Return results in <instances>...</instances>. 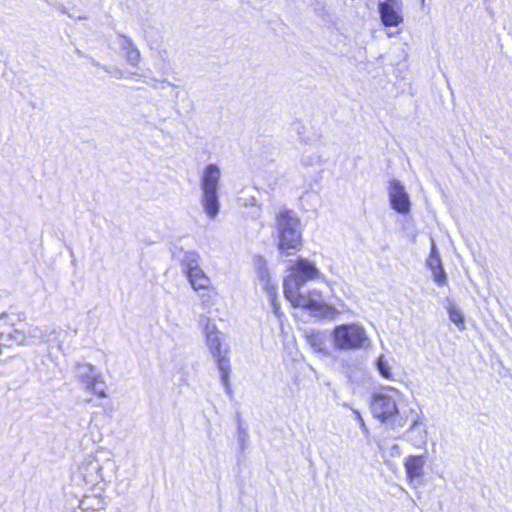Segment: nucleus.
I'll use <instances>...</instances> for the list:
<instances>
[{"mask_svg": "<svg viewBox=\"0 0 512 512\" xmlns=\"http://www.w3.org/2000/svg\"><path fill=\"white\" fill-rule=\"evenodd\" d=\"M275 235L279 251L287 256L299 250L302 245V225L297 214L282 209L276 215Z\"/></svg>", "mask_w": 512, "mask_h": 512, "instance_id": "1", "label": "nucleus"}, {"mask_svg": "<svg viewBox=\"0 0 512 512\" xmlns=\"http://www.w3.org/2000/svg\"><path fill=\"white\" fill-rule=\"evenodd\" d=\"M204 334L206 344L217 363V367L221 373V382L228 395L232 394V389L229 381L231 372L229 347L222 345L221 332L217 329L216 325L209 318H205Z\"/></svg>", "mask_w": 512, "mask_h": 512, "instance_id": "2", "label": "nucleus"}, {"mask_svg": "<svg viewBox=\"0 0 512 512\" xmlns=\"http://www.w3.org/2000/svg\"><path fill=\"white\" fill-rule=\"evenodd\" d=\"M221 178V171L218 165L209 164L203 170L200 178V188L202 191L201 203L205 213L214 219L220 208L218 189Z\"/></svg>", "mask_w": 512, "mask_h": 512, "instance_id": "3", "label": "nucleus"}, {"mask_svg": "<svg viewBox=\"0 0 512 512\" xmlns=\"http://www.w3.org/2000/svg\"><path fill=\"white\" fill-rule=\"evenodd\" d=\"M399 392L393 388H386L372 397L371 412L381 423L391 426H401V419L397 408Z\"/></svg>", "mask_w": 512, "mask_h": 512, "instance_id": "4", "label": "nucleus"}, {"mask_svg": "<svg viewBox=\"0 0 512 512\" xmlns=\"http://www.w3.org/2000/svg\"><path fill=\"white\" fill-rule=\"evenodd\" d=\"M334 347L338 350H358L369 344L365 328L359 324H342L333 330Z\"/></svg>", "mask_w": 512, "mask_h": 512, "instance_id": "5", "label": "nucleus"}, {"mask_svg": "<svg viewBox=\"0 0 512 512\" xmlns=\"http://www.w3.org/2000/svg\"><path fill=\"white\" fill-rule=\"evenodd\" d=\"M291 273L284 279V295L290 296L297 292L306 284L307 281L317 279L321 276L316 266L304 258H299L290 269Z\"/></svg>", "mask_w": 512, "mask_h": 512, "instance_id": "6", "label": "nucleus"}, {"mask_svg": "<svg viewBox=\"0 0 512 512\" xmlns=\"http://www.w3.org/2000/svg\"><path fill=\"white\" fill-rule=\"evenodd\" d=\"M294 307H301L310 310L312 314L319 318L333 319L338 313L337 310L326 304L322 295L317 290H312L308 294L297 292L292 297L285 296Z\"/></svg>", "mask_w": 512, "mask_h": 512, "instance_id": "7", "label": "nucleus"}, {"mask_svg": "<svg viewBox=\"0 0 512 512\" xmlns=\"http://www.w3.org/2000/svg\"><path fill=\"white\" fill-rule=\"evenodd\" d=\"M18 321H24V313H7L0 315V346H9L12 344L29 345L28 337L24 330L15 327L14 318Z\"/></svg>", "mask_w": 512, "mask_h": 512, "instance_id": "8", "label": "nucleus"}, {"mask_svg": "<svg viewBox=\"0 0 512 512\" xmlns=\"http://www.w3.org/2000/svg\"><path fill=\"white\" fill-rule=\"evenodd\" d=\"M427 462V455H410L405 458L404 467L407 481L414 488L424 484V466Z\"/></svg>", "mask_w": 512, "mask_h": 512, "instance_id": "9", "label": "nucleus"}, {"mask_svg": "<svg viewBox=\"0 0 512 512\" xmlns=\"http://www.w3.org/2000/svg\"><path fill=\"white\" fill-rule=\"evenodd\" d=\"M390 204L399 214L406 215L410 212V198L405 187L399 180H392L388 189Z\"/></svg>", "mask_w": 512, "mask_h": 512, "instance_id": "10", "label": "nucleus"}, {"mask_svg": "<svg viewBox=\"0 0 512 512\" xmlns=\"http://www.w3.org/2000/svg\"><path fill=\"white\" fill-rule=\"evenodd\" d=\"M79 471L82 474L86 483L96 484L103 480V468L95 458H89L79 466Z\"/></svg>", "mask_w": 512, "mask_h": 512, "instance_id": "11", "label": "nucleus"}, {"mask_svg": "<svg viewBox=\"0 0 512 512\" xmlns=\"http://www.w3.org/2000/svg\"><path fill=\"white\" fill-rule=\"evenodd\" d=\"M401 7L402 6H390L386 3L378 4L381 22L384 26H398L403 22Z\"/></svg>", "mask_w": 512, "mask_h": 512, "instance_id": "12", "label": "nucleus"}, {"mask_svg": "<svg viewBox=\"0 0 512 512\" xmlns=\"http://www.w3.org/2000/svg\"><path fill=\"white\" fill-rule=\"evenodd\" d=\"M118 44L124 51V56L128 64L138 66L141 55L134 41L124 34H118Z\"/></svg>", "mask_w": 512, "mask_h": 512, "instance_id": "13", "label": "nucleus"}, {"mask_svg": "<svg viewBox=\"0 0 512 512\" xmlns=\"http://www.w3.org/2000/svg\"><path fill=\"white\" fill-rule=\"evenodd\" d=\"M26 332L28 337L29 344L32 343L35 339H41L45 343L48 344H56L59 350L63 351V344L58 339V335L55 331L47 332L41 330L39 327H30Z\"/></svg>", "mask_w": 512, "mask_h": 512, "instance_id": "14", "label": "nucleus"}, {"mask_svg": "<svg viewBox=\"0 0 512 512\" xmlns=\"http://www.w3.org/2000/svg\"><path fill=\"white\" fill-rule=\"evenodd\" d=\"M427 265L432 271L434 281L440 286L446 285L447 276L443 269L441 257H429L427 260Z\"/></svg>", "mask_w": 512, "mask_h": 512, "instance_id": "15", "label": "nucleus"}, {"mask_svg": "<svg viewBox=\"0 0 512 512\" xmlns=\"http://www.w3.org/2000/svg\"><path fill=\"white\" fill-rule=\"evenodd\" d=\"M186 276L195 291L207 289L210 285V279L201 267L189 272Z\"/></svg>", "mask_w": 512, "mask_h": 512, "instance_id": "16", "label": "nucleus"}, {"mask_svg": "<svg viewBox=\"0 0 512 512\" xmlns=\"http://www.w3.org/2000/svg\"><path fill=\"white\" fill-rule=\"evenodd\" d=\"M181 265L186 274L200 268V255L196 251H181Z\"/></svg>", "mask_w": 512, "mask_h": 512, "instance_id": "17", "label": "nucleus"}, {"mask_svg": "<svg viewBox=\"0 0 512 512\" xmlns=\"http://www.w3.org/2000/svg\"><path fill=\"white\" fill-rule=\"evenodd\" d=\"M76 375L86 385V388H90V384H93V381L97 378L94 367L87 363L76 366Z\"/></svg>", "mask_w": 512, "mask_h": 512, "instance_id": "18", "label": "nucleus"}, {"mask_svg": "<svg viewBox=\"0 0 512 512\" xmlns=\"http://www.w3.org/2000/svg\"><path fill=\"white\" fill-rule=\"evenodd\" d=\"M448 314L450 321L453 322L460 330L465 329L464 317L461 310L456 305H449Z\"/></svg>", "mask_w": 512, "mask_h": 512, "instance_id": "19", "label": "nucleus"}, {"mask_svg": "<svg viewBox=\"0 0 512 512\" xmlns=\"http://www.w3.org/2000/svg\"><path fill=\"white\" fill-rule=\"evenodd\" d=\"M306 340L308 344L313 348L316 352H321L324 349V338L323 335L319 332H311L306 335Z\"/></svg>", "mask_w": 512, "mask_h": 512, "instance_id": "20", "label": "nucleus"}, {"mask_svg": "<svg viewBox=\"0 0 512 512\" xmlns=\"http://www.w3.org/2000/svg\"><path fill=\"white\" fill-rule=\"evenodd\" d=\"M257 266H258V276H259L260 280L265 283L266 288L267 287H275L274 285H270L269 270L267 268L266 261L263 259V257L258 258Z\"/></svg>", "mask_w": 512, "mask_h": 512, "instance_id": "21", "label": "nucleus"}, {"mask_svg": "<svg viewBox=\"0 0 512 512\" xmlns=\"http://www.w3.org/2000/svg\"><path fill=\"white\" fill-rule=\"evenodd\" d=\"M377 370L380 375L385 379H392V373L388 362L383 355L379 356L376 362Z\"/></svg>", "mask_w": 512, "mask_h": 512, "instance_id": "22", "label": "nucleus"}, {"mask_svg": "<svg viewBox=\"0 0 512 512\" xmlns=\"http://www.w3.org/2000/svg\"><path fill=\"white\" fill-rule=\"evenodd\" d=\"M237 423H238V440L240 445L244 447L246 439L248 438L247 426L241 419L240 413H237Z\"/></svg>", "mask_w": 512, "mask_h": 512, "instance_id": "23", "label": "nucleus"}, {"mask_svg": "<svg viewBox=\"0 0 512 512\" xmlns=\"http://www.w3.org/2000/svg\"><path fill=\"white\" fill-rule=\"evenodd\" d=\"M276 287H267V294L268 296L270 297L271 299V304H272V308H273V313L278 317L280 318L282 313L280 311V305L279 303L277 302V298H276Z\"/></svg>", "mask_w": 512, "mask_h": 512, "instance_id": "24", "label": "nucleus"}, {"mask_svg": "<svg viewBox=\"0 0 512 512\" xmlns=\"http://www.w3.org/2000/svg\"><path fill=\"white\" fill-rule=\"evenodd\" d=\"M105 383L101 380H99V377H97L94 381H93V384H90V388L96 395H98L99 397H106V393H105Z\"/></svg>", "mask_w": 512, "mask_h": 512, "instance_id": "25", "label": "nucleus"}, {"mask_svg": "<svg viewBox=\"0 0 512 512\" xmlns=\"http://www.w3.org/2000/svg\"><path fill=\"white\" fill-rule=\"evenodd\" d=\"M102 69L116 79L123 78V71L117 67L103 65Z\"/></svg>", "mask_w": 512, "mask_h": 512, "instance_id": "26", "label": "nucleus"}, {"mask_svg": "<svg viewBox=\"0 0 512 512\" xmlns=\"http://www.w3.org/2000/svg\"><path fill=\"white\" fill-rule=\"evenodd\" d=\"M421 432H422L421 427H420V426H418V425H416V424H414V425L412 426V428L408 431L407 436H408V438H412V436H413L415 433L420 434Z\"/></svg>", "mask_w": 512, "mask_h": 512, "instance_id": "27", "label": "nucleus"}, {"mask_svg": "<svg viewBox=\"0 0 512 512\" xmlns=\"http://www.w3.org/2000/svg\"><path fill=\"white\" fill-rule=\"evenodd\" d=\"M379 3H386L387 5H390V6H402L401 0H385V1H380Z\"/></svg>", "mask_w": 512, "mask_h": 512, "instance_id": "28", "label": "nucleus"}, {"mask_svg": "<svg viewBox=\"0 0 512 512\" xmlns=\"http://www.w3.org/2000/svg\"><path fill=\"white\" fill-rule=\"evenodd\" d=\"M432 256L440 257V254H439V252L437 250L436 244H435V242L433 240H432V244H431V251H430L429 257H432Z\"/></svg>", "mask_w": 512, "mask_h": 512, "instance_id": "29", "label": "nucleus"}, {"mask_svg": "<svg viewBox=\"0 0 512 512\" xmlns=\"http://www.w3.org/2000/svg\"><path fill=\"white\" fill-rule=\"evenodd\" d=\"M354 414L356 415V419L359 421L361 427L365 428L364 420L361 417L360 413L358 411H354Z\"/></svg>", "mask_w": 512, "mask_h": 512, "instance_id": "30", "label": "nucleus"}, {"mask_svg": "<svg viewBox=\"0 0 512 512\" xmlns=\"http://www.w3.org/2000/svg\"><path fill=\"white\" fill-rule=\"evenodd\" d=\"M79 507H80L83 511H84V510H86V509H88V508H87V504H85V502H84V501H81V502H80Z\"/></svg>", "mask_w": 512, "mask_h": 512, "instance_id": "31", "label": "nucleus"}, {"mask_svg": "<svg viewBox=\"0 0 512 512\" xmlns=\"http://www.w3.org/2000/svg\"><path fill=\"white\" fill-rule=\"evenodd\" d=\"M79 507H80L83 511H84V510H86V509H88V508H87V504H85V502H84V501H81V502H80Z\"/></svg>", "mask_w": 512, "mask_h": 512, "instance_id": "32", "label": "nucleus"}, {"mask_svg": "<svg viewBox=\"0 0 512 512\" xmlns=\"http://www.w3.org/2000/svg\"><path fill=\"white\" fill-rule=\"evenodd\" d=\"M91 64L93 66H100V63L98 61H96L95 59H91Z\"/></svg>", "mask_w": 512, "mask_h": 512, "instance_id": "33", "label": "nucleus"}, {"mask_svg": "<svg viewBox=\"0 0 512 512\" xmlns=\"http://www.w3.org/2000/svg\"><path fill=\"white\" fill-rule=\"evenodd\" d=\"M413 445H415V446H417V447H419V448H420L422 444H421V443H418V444H417V443H414Z\"/></svg>", "mask_w": 512, "mask_h": 512, "instance_id": "34", "label": "nucleus"}]
</instances>
